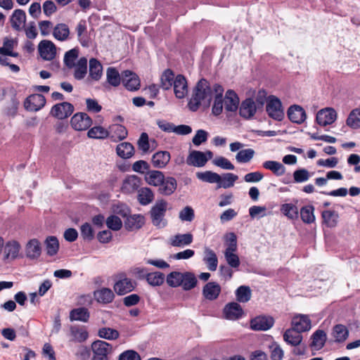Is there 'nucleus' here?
I'll return each mask as SVG.
<instances>
[{
  "label": "nucleus",
  "instance_id": "8",
  "mask_svg": "<svg viewBox=\"0 0 360 360\" xmlns=\"http://www.w3.org/2000/svg\"><path fill=\"white\" fill-rule=\"evenodd\" d=\"M337 118V112L332 108L320 110L316 115V122L321 126H327L333 124Z\"/></svg>",
  "mask_w": 360,
  "mask_h": 360
},
{
  "label": "nucleus",
  "instance_id": "37",
  "mask_svg": "<svg viewBox=\"0 0 360 360\" xmlns=\"http://www.w3.org/2000/svg\"><path fill=\"white\" fill-rule=\"evenodd\" d=\"M311 340L310 346L316 349H320L323 347L326 342V333L323 330H317L311 335Z\"/></svg>",
  "mask_w": 360,
  "mask_h": 360
},
{
  "label": "nucleus",
  "instance_id": "64",
  "mask_svg": "<svg viewBox=\"0 0 360 360\" xmlns=\"http://www.w3.org/2000/svg\"><path fill=\"white\" fill-rule=\"evenodd\" d=\"M310 177L309 172L306 169H299L293 172L294 181L296 183H302L309 180Z\"/></svg>",
  "mask_w": 360,
  "mask_h": 360
},
{
  "label": "nucleus",
  "instance_id": "10",
  "mask_svg": "<svg viewBox=\"0 0 360 360\" xmlns=\"http://www.w3.org/2000/svg\"><path fill=\"white\" fill-rule=\"evenodd\" d=\"M39 53L41 57L46 60H53L56 55V46L49 40H42L38 46Z\"/></svg>",
  "mask_w": 360,
  "mask_h": 360
},
{
  "label": "nucleus",
  "instance_id": "30",
  "mask_svg": "<svg viewBox=\"0 0 360 360\" xmlns=\"http://www.w3.org/2000/svg\"><path fill=\"white\" fill-rule=\"evenodd\" d=\"M141 183V180L139 177L131 175L124 180L122 189L126 193H133L140 187Z\"/></svg>",
  "mask_w": 360,
  "mask_h": 360
},
{
  "label": "nucleus",
  "instance_id": "16",
  "mask_svg": "<svg viewBox=\"0 0 360 360\" xmlns=\"http://www.w3.org/2000/svg\"><path fill=\"white\" fill-rule=\"evenodd\" d=\"M292 328L300 333L308 331L311 328V320L307 315L295 316L292 320Z\"/></svg>",
  "mask_w": 360,
  "mask_h": 360
},
{
  "label": "nucleus",
  "instance_id": "12",
  "mask_svg": "<svg viewBox=\"0 0 360 360\" xmlns=\"http://www.w3.org/2000/svg\"><path fill=\"white\" fill-rule=\"evenodd\" d=\"M122 82L125 88L129 91H136L140 87L139 77L130 70H124L122 72Z\"/></svg>",
  "mask_w": 360,
  "mask_h": 360
},
{
  "label": "nucleus",
  "instance_id": "55",
  "mask_svg": "<svg viewBox=\"0 0 360 360\" xmlns=\"http://www.w3.org/2000/svg\"><path fill=\"white\" fill-rule=\"evenodd\" d=\"M78 56L79 50L76 48L70 49V51H67L65 53L63 60L65 66L69 69L73 68L76 65L75 60L78 58Z\"/></svg>",
  "mask_w": 360,
  "mask_h": 360
},
{
  "label": "nucleus",
  "instance_id": "15",
  "mask_svg": "<svg viewBox=\"0 0 360 360\" xmlns=\"http://www.w3.org/2000/svg\"><path fill=\"white\" fill-rule=\"evenodd\" d=\"M221 291L219 284L216 282H208L202 288V295L210 301L215 300L218 298Z\"/></svg>",
  "mask_w": 360,
  "mask_h": 360
},
{
  "label": "nucleus",
  "instance_id": "11",
  "mask_svg": "<svg viewBox=\"0 0 360 360\" xmlns=\"http://www.w3.org/2000/svg\"><path fill=\"white\" fill-rule=\"evenodd\" d=\"M223 314L226 319L235 321L240 319L244 315V311L238 303L232 302L225 305Z\"/></svg>",
  "mask_w": 360,
  "mask_h": 360
},
{
  "label": "nucleus",
  "instance_id": "44",
  "mask_svg": "<svg viewBox=\"0 0 360 360\" xmlns=\"http://www.w3.org/2000/svg\"><path fill=\"white\" fill-rule=\"evenodd\" d=\"M74 68L75 78L78 80L83 79L87 72V59L85 57L80 58Z\"/></svg>",
  "mask_w": 360,
  "mask_h": 360
},
{
  "label": "nucleus",
  "instance_id": "7",
  "mask_svg": "<svg viewBox=\"0 0 360 360\" xmlns=\"http://www.w3.org/2000/svg\"><path fill=\"white\" fill-rule=\"evenodd\" d=\"M46 104L45 97L39 94L29 96L24 102V107L29 111H38Z\"/></svg>",
  "mask_w": 360,
  "mask_h": 360
},
{
  "label": "nucleus",
  "instance_id": "21",
  "mask_svg": "<svg viewBox=\"0 0 360 360\" xmlns=\"http://www.w3.org/2000/svg\"><path fill=\"white\" fill-rule=\"evenodd\" d=\"M163 181L159 185V193L162 195H171L176 189V180L172 176H167L164 179Z\"/></svg>",
  "mask_w": 360,
  "mask_h": 360
},
{
  "label": "nucleus",
  "instance_id": "41",
  "mask_svg": "<svg viewBox=\"0 0 360 360\" xmlns=\"http://www.w3.org/2000/svg\"><path fill=\"white\" fill-rule=\"evenodd\" d=\"M262 166L266 169L271 171L278 176L283 175L285 172V168L283 165L277 161L267 160L263 163Z\"/></svg>",
  "mask_w": 360,
  "mask_h": 360
},
{
  "label": "nucleus",
  "instance_id": "39",
  "mask_svg": "<svg viewBox=\"0 0 360 360\" xmlns=\"http://www.w3.org/2000/svg\"><path fill=\"white\" fill-rule=\"evenodd\" d=\"M106 80L110 85L117 87L122 82V75L115 68L109 67L106 70Z\"/></svg>",
  "mask_w": 360,
  "mask_h": 360
},
{
  "label": "nucleus",
  "instance_id": "22",
  "mask_svg": "<svg viewBox=\"0 0 360 360\" xmlns=\"http://www.w3.org/2000/svg\"><path fill=\"white\" fill-rule=\"evenodd\" d=\"M214 91L215 94V97L212 106V112L215 115H219L221 113L223 110L224 100L222 98V94L224 92V89L221 85L215 84L214 85Z\"/></svg>",
  "mask_w": 360,
  "mask_h": 360
},
{
  "label": "nucleus",
  "instance_id": "35",
  "mask_svg": "<svg viewBox=\"0 0 360 360\" xmlns=\"http://www.w3.org/2000/svg\"><path fill=\"white\" fill-rule=\"evenodd\" d=\"M70 29L65 23H58L53 29V36L58 41H66L69 38Z\"/></svg>",
  "mask_w": 360,
  "mask_h": 360
},
{
  "label": "nucleus",
  "instance_id": "59",
  "mask_svg": "<svg viewBox=\"0 0 360 360\" xmlns=\"http://www.w3.org/2000/svg\"><path fill=\"white\" fill-rule=\"evenodd\" d=\"M98 335L101 338L109 340H116L119 338L120 333L119 332L113 328H101L98 331Z\"/></svg>",
  "mask_w": 360,
  "mask_h": 360
},
{
  "label": "nucleus",
  "instance_id": "43",
  "mask_svg": "<svg viewBox=\"0 0 360 360\" xmlns=\"http://www.w3.org/2000/svg\"><path fill=\"white\" fill-rule=\"evenodd\" d=\"M103 66L96 58L89 60V76L91 79L98 81L102 75Z\"/></svg>",
  "mask_w": 360,
  "mask_h": 360
},
{
  "label": "nucleus",
  "instance_id": "27",
  "mask_svg": "<svg viewBox=\"0 0 360 360\" xmlns=\"http://www.w3.org/2000/svg\"><path fill=\"white\" fill-rule=\"evenodd\" d=\"M170 153L168 151H158L152 157V164L155 168L165 167L170 160Z\"/></svg>",
  "mask_w": 360,
  "mask_h": 360
},
{
  "label": "nucleus",
  "instance_id": "58",
  "mask_svg": "<svg viewBox=\"0 0 360 360\" xmlns=\"http://www.w3.org/2000/svg\"><path fill=\"white\" fill-rule=\"evenodd\" d=\"M146 281L152 286H160L165 281V275L159 271L148 273L146 275Z\"/></svg>",
  "mask_w": 360,
  "mask_h": 360
},
{
  "label": "nucleus",
  "instance_id": "3",
  "mask_svg": "<svg viewBox=\"0 0 360 360\" xmlns=\"http://www.w3.org/2000/svg\"><path fill=\"white\" fill-rule=\"evenodd\" d=\"M91 350L93 353L91 360H109L113 348L110 343L98 340L92 342Z\"/></svg>",
  "mask_w": 360,
  "mask_h": 360
},
{
  "label": "nucleus",
  "instance_id": "52",
  "mask_svg": "<svg viewBox=\"0 0 360 360\" xmlns=\"http://www.w3.org/2000/svg\"><path fill=\"white\" fill-rule=\"evenodd\" d=\"M333 335L336 342H342L347 338L349 331L344 325L338 324L333 328Z\"/></svg>",
  "mask_w": 360,
  "mask_h": 360
},
{
  "label": "nucleus",
  "instance_id": "4",
  "mask_svg": "<svg viewBox=\"0 0 360 360\" xmlns=\"http://www.w3.org/2000/svg\"><path fill=\"white\" fill-rule=\"evenodd\" d=\"M116 281L113 286L115 292L118 295H124L134 290L136 282L127 278L124 273H120L115 276Z\"/></svg>",
  "mask_w": 360,
  "mask_h": 360
},
{
  "label": "nucleus",
  "instance_id": "18",
  "mask_svg": "<svg viewBox=\"0 0 360 360\" xmlns=\"http://www.w3.org/2000/svg\"><path fill=\"white\" fill-rule=\"evenodd\" d=\"M257 107L253 99L246 98L242 101L239 108V114L241 117L250 119L255 115Z\"/></svg>",
  "mask_w": 360,
  "mask_h": 360
},
{
  "label": "nucleus",
  "instance_id": "14",
  "mask_svg": "<svg viewBox=\"0 0 360 360\" xmlns=\"http://www.w3.org/2000/svg\"><path fill=\"white\" fill-rule=\"evenodd\" d=\"M174 92L177 98L181 99L186 96L188 92V83L183 75H177L173 83Z\"/></svg>",
  "mask_w": 360,
  "mask_h": 360
},
{
  "label": "nucleus",
  "instance_id": "2",
  "mask_svg": "<svg viewBox=\"0 0 360 360\" xmlns=\"http://www.w3.org/2000/svg\"><path fill=\"white\" fill-rule=\"evenodd\" d=\"M167 202L163 200H158L149 212L152 224L158 228H163L167 225L165 219Z\"/></svg>",
  "mask_w": 360,
  "mask_h": 360
},
{
  "label": "nucleus",
  "instance_id": "50",
  "mask_svg": "<svg viewBox=\"0 0 360 360\" xmlns=\"http://www.w3.org/2000/svg\"><path fill=\"white\" fill-rule=\"evenodd\" d=\"M346 124L352 129L360 128V108H355L350 112Z\"/></svg>",
  "mask_w": 360,
  "mask_h": 360
},
{
  "label": "nucleus",
  "instance_id": "45",
  "mask_svg": "<svg viewBox=\"0 0 360 360\" xmlns=\"http://www.w3.org/2000/svg\"><path fill=\"white\" fill-rule=\"evenodd\" d=\"M196 176L198 179L210 184L220 183L221 181V176L217 173L206 171L204 172H197Z\"/></svg>",
  "mask_w": 360,
  "mask_h": 360
},
{
  "label": "nucleus",
  "instance_id": "28",
  "mask_svg": "<svg viewBox=\"0 0 360 360\" xmlns=\"http://www.w3.org/2000/svg\"><path fill=\"white\" fill-rule=\"evenodd\" d=\"M283 340L289 345L297 347L300 345L302 340L301 333L292 328L287 329L283 334Z\"/></svg>",
  "mask_w": 360,
  "mask_h": 360
},
{
  "label": "nucleus",
  "instance_id": "61",
  "mask_svg": "<svg viewBox=\"0 0 360 360\" xmlns=\"http://www.w3.org/2000/svg\"><path fill=\"white\" fill-rule=\"evenodd\" d=\"M255 150L252 148L240 150L236 155V160L239 163L250 162L255 155Z\"/></svg>",
  "mask_w": 360,
  "mask_h": 360
},
{
  "label": "nucleus",
  "instance_id": "1",
  "mask_svg": "<svg viewBox=\"0 0 360 360\" xmlns=\"http://www.w3.org/2000/svg\"><path fill=\"white\" fill-rule=\"evenodd\" d=\"M214 87L205 79H201L196 84L188 107L192 111H196L201 104L210 105L212 99Z\"/></svg>",
  "mask_w": 360,
  "mask_h": 360
},
{
  "label": "nucleus",
  "instance_id": "19",
  "mask_svg": "<svg viewBox=\"0 0 360 360\" xmlns=\"http://www.w3.org/2000/svg\"><path fill=\"white\" fill-rule=\"evenodd\" d=\"M207 161L206 155L199 150H192L186 159L187 165L198 167H203Z\"/></svg>",
  "mask_w": 360,
  "mask_h": 360
},
{
  "label": "nucleus",
  "instance_id": "24",
  "mask_svg": "<svg viewBox=\"0 0 360 360\" xmlns=\"http://www.w3.org/2000/svg\"><path fill=\"white\" fill-rule=\"evenodd\" d=\"M224 108L226 111H236L239 105V98L233 90H228L226 93L224 99Z\"/></svg>",
  "mask_w": 360,
  "mask_h": 360
},
{
  "label": "nucleus",
  "instance_id": "26",
  "mask_svg": "<svg viewBox=\"0 0 360 360\" xmlns=\"http://www.w3.org/2000/svg\"><path fill=\"white\" fill-rule=\"evenodd\" d=\"M41 252V245L37 239L30 240L25 247L26 256L30 259L38 258Z\"/></svg>",
  "mask_w": 360,
  "mask_h": 360
},
{
  "label": "nucleus",
  "instance_id": "32",
  "mask_svg": "<svg viewBox=\"0 0 360 360\" xmlns=\"http://www.w3.org/2000/svg\"><path fill=\"white\" fill-rule=\"evenodd\" d=\"M144 223V217L142 215L134 214L127 219L124 226L128 231L138 230L143 226Z\"/></svg>",
  "mask_w": 360,
  "mask_h": 360
},
{
  "label": "nucleus",
  "instance_id": "57",
  "mask_svg": "<svg viewBox=\"0 0 360 360\" xmlns=\"http://www.w3.org/2000/svg\"><path fill=\"white\" fill-rule=\"evenodd\" d=\"M47 254L50 256L55 255L59 249V242L56 237L49 236L45 240Z\"/></svg>",
  "mask_w": 360,
  "mask_h": 360
},
{
  "label": "nucleus",
  "instance_id": "36",
  "mask_svg": "<svg viewBox=\"0 0 360 360\" xmlns=\"http://www.w3.org/2000/svg\"><path fill=\"white\" fill-rule=\"evenodd\" d=\"M116 152L119 157L123 159H128L134 155V148L129 142H122L117 146Z\"/></svg>",
  "mask_w": 360,
  "mask_h": 360
},
{
  "label": "nucleus",
  "instance_id": "46",
  "mask_svg": "<svg viewBox=\"0 0 360 360\" xmlns=\"http://www.w3.org/2000/svg\"><path fill=\"white\" fill-rule=\"evenodd\" d=\"M184 272L174 271L167 274L166 282L171 288L181 287Z\"/></svg>",
  "mask_w": 360,
  "mask_h": 360
},
{
  "label": "nucleus",
  "instance_id": "17",
  "mask_svg": "<svg viewBox=\"0 0 360 360\" xmlns=\"http://www.w3.org/2000/svg\"><path fill=\"white\" fill-rule=\"evenodd\" d=\"M288 117L291 122L296 124H302L305 121L307 115L303 108L294 105L288 108Z\"/></svg>",
  "mask_w": 360,
  "mask_h": 360
},
{
  "label": "nucleus",
  "instance_id": "62",
  "mask_svg": "<svg viewBox=\"0 0 360 360\" xmlns=\"http://www.w3.org/2000/svg\"><path fill=\"white\" fill-rule=\"evenodd\" d=\"M238 176L233 173H226L221 178V181L219 183V188H229L233 187Z\"/></svg>",
  "mask_w": 360,
  "mask_h": 360
},
{
  "label": "nucleus",
  "instance_id": "31",
  "mask_svg": "<svg viewBox=\"0 0 360 360\" xmlns=\"http://www.w3.org/2000/svg\"><path fill=\"white\" fill-rule=\"evenodd\" d=\"M25 22V12L21 9L15 10L11 18L12 27L16 31H20L21 30V26H24Z\"/></svg>",
  "mask_w": 360,
  "mask_h": 360
},
{
  "label": "nucleus",
  "instance_id": "6",
  "mask_svg": "<svg viewBox=\"0 0 360 360\" xmlns=\"http://www.w3.org/2000/svg\"><path fill=\"white\" fill-rule=\"evenodd\" d=\"M70 124L75 130L83 131L92 124V120L85 112H77L71 118Z\"/></svg>",
  "mask_w": 360,
  "mask_h": 360
},
{
  "label": "nucleus",
  "instance_id": "63",
  "mask_svg": "<svg viewBox=\"0 0 360 360\" xmlns=\"http://www.w3.org/2000/svg\"><path fill=\"white\" fill-rule=\"evenodd\" d=\"M107 226L112 231H118L122 228V222L116 215H110L106 219Z\"/></svg>",
  "mask_w": 360,
  "mask_h": 360
},
{
  "label": "nucleus",
  "instance_id": "54",
  "mask_svg": "<svg viewBox=\"0 0 360 360\" xmlns=\"http://www.w3.org/2000/svg\"><path fill=\"white\" fill-rule=\"evenodd\" d=\"M281 212L290 219H297L299 216L298 208L292 203H285L281 207Z\"/></svg>",
  "mask_w": 360,
  "mask_h": 360
},
{
  "label": "nucleus",
  "instance_id": "60",
  "mask_svg": "<svg viewBox=\"0 0 360 360\" xmlns=\"http://www.w3.org/2000/svg\"><path fill=\"white\" fill-rule=\"evenodd\" d=\"M236 250H225L224 257L227 264L233 269H237L240 266V262L238 256L235 253Z\"/></svg>",
  "mask_w": 360,
  "mask_h": 360
},
{
  "label": "nucleus",
  "instance_id": "9",
  "mask_svg": "<svg viewBox=\"0 0 360 360\" xmlns=\"http://www.w3.org/2000/svg\"><path fill=\"white\" fill-rule=\"evenodd\" d=\"M74 111V106L68 102H63L53 105L51 114L53 117L63 120L68 117Z\"/></svg>",
  "mask_w": 360,
  "mask_h": 360
},
{
  "label": "nucleus",
  "instance_id": "38",
  "mask_svg": "<svg viewBox=\"0 0 360 360\" xmlns=\"http://www.w3.org/2000/svg\"><path fill=\"white\" fill-rule=\"evenodd\" d=\"M174 72L171 69L165 70L160 77V86L164 90H169L172 88L175 79Z\"/></svg>",
  "mask_w": 360,
  "mask_h": 360
},
{
  "label": "nucleus",
  "instance_id": "56",
  "mask_svg": "<svg viewBox=\"0 0 360 360\" xmlns=\"http://www.w3.org/2000/svg\"><path fill=\"white\" fill-rule=\"evenodd\" d=\"M338 214L335 211L325 210L322 212L323 222L328 227H335L338 224Z\"/></svg>",
  "mask_w": 360,
  "mask_h": 360
},
{
  "label": "nucleus",
  "instance_id": "23",
  "mask_svg": "<svg viewBox=\"0 0 360 360\" xmlns=\"http://www.w3.org/2000/svg\"><path fill=\"white\" fill-rule=\"evenodd\" d=\"M21 246L16 240L8 241L4 246V259H15L19 255Z\"/></svg>",
  "mask_w": 360,
  "mask_h": 360
},
{
  "label": "nucleus",
  "instance_id": "33",
  "mask_svg": "<svg viewBox=\"0 0 360 360\" xmlns=\"http://www.w3.org/2000/svg\"><path fill=\"white\" fill-rule=\"evenodd\" d=\"M94 297L98 302L108 304L113 300L115 295L110 288H103L94 292Z\"/></svg>",
  "mask_w": 360,
  "mask_h": 360
},
{
  "label": "nucleus",
  "instance_id": "48",
  "mask_svg": "<svg viewBox=\"0 0 360 360\" xmlns=\"http://www.w3.org/2000/svg\"><path fill=\"white\" fill-rule=\"evenodd\" d=\"M70 340L77 342H83L89 337L88 332L86 330L75 326L70 328Z\"/></svg>",
  "mask_w": 360,
  "mask_h": 360
},
{
  "label": "nucleus",
  "instance_id": "47",
  "mask_svg": "<svg viewBox=\"0 0 360 360\" xmlns=\"http://www.w3.org/2000/svg\"><path fill=\"white\" fill-rule=\"evenodd\" d=\"M153 199L154 194L150 188L145 187L139 190L138 200L141 205H148Z\"/></svg>",
  "mask_w": 360,
  "mask_h": 360
},
{
  "label": "nucleus",
  "instance_id": "40",
  "mask_svg": "<svg viewBox=\"0 0 360 360\" xmlns=\"http://www.w3.org/2000/svg\"><path fill=\"white\" fill-rule=\"evenodd\" d=\"M165 178L163 173L157 170L148 172L145 176L146 182L153 186H159L161 183L164 182Z\"/></svg>",
  "mask_w": 360,
  "mask_h": 360
},
{
  "label": "nucleus",
  "instance_id": "53",
  "mask_svg": "<svg viewBox=\"0 0 360 360\" xmlns=\"http://www.w3.org/2000/svg\"><path fill=\"white\" fill-rule=\"evenodd\" d=\"M87 136L91 139H103L109 136V132L103 127L96 126L89 130Z\"/></svg>",
  "mask_w": 360,
  "mask_h": 360
},
{
  "label": "nucleus",
  "instance_id": "5",
  "mask_svg": "<svg viewBox=\"0 0 360 360\" xmlns=\"http://www.w3.org/2000/svg\"><path fill=\"white\" fill-rule=\"evenodd\" d=\"M266 110L270 117L281 121L284 117V112L282 104L275 96H269L266 101Z\"/></svg>",
  "mask_w": 360,
  "mask_h": 360
},
{
  "label": "nucleus",
  "instance_id": "49",
  "mask_svg": "<svg viewBox=\"0 0 360 360\" xmlns=\"http://www.w3.org/2000/svg\"><path fill=\"white\" fill-rule=\"evenodd\" d=\"M252 293L249 286L241 285L236 290V300L239 302H248L251 299Z\"/></svg>",
  "mask_w": 360,
  "mask_h": 360
},
{
  "label": "nucleus",
  "instance_id": "25",
  "mask_svg": "<svg viewBox=\"0 0 360 360\" xmlns=\"http://www.w3.org/2000/svg\"><path fill=\"white\" fill-rule=\"evenodd\" d=\"M193 240V235L190 233H179L170 238L169 244L173 247H184L192 243Z\"/></svg>",
  "mask_w": 360,
  "mask_h": 360
},
{
  "label": "nucleus",
  "instance_id": "51",
  "mask_svg": "<svg viewBox=\"0 0 360 360\" xmlns=\"http://www.w3.org/2000/svg\"><path fill=\"white\" fill-rule=\"evenodd\" d=\"M314 207L312 205L304 206L300 210V217L303 222L306 224H311L315 221L314 214Z\"/></svg>",
  "mask_w": 360,
  "mask_h": 360
},
{
  "label": "nucleus",
  "instance_id": "20",
  "mask_svg": "<svg viewBox=\"0 0 360 360\" xmlns=\"http://www.w3.org/2000/svg\"><path fill=\"white\" fill-rule=\"evenodd\" d=\"M108 132L110 138L115 142L124 140L128 135L126 127L119 124H114L110 126Z\"/></svg>",
  "mask_w": 360,
  "mask_h": 360
},
{
  "label": "nucleus",
  "instance_id": "13",
  "mask_svg": "<svg viewBox=\"0 0 360 360\" xmlns=\"http://www.w3.org/2000/svg\"><path fill=\"white\" fill-rule=\"evenodd\" d=\"M274 323V319L271 316H259L250 321V328L254 330H267Z\"/></svg>",
  "mask_w": 360,
  "mask_h": 360
},
{
  "label": "nucleus",
  "instance_id": "29",
  "mask_svg": "<svg viewBox=\"0 0 360 360\" xmlns=\"http://www.w3.org/2000/svg\"><path fill=\"white\" fill-rule=\"evenodd\" d=\"M204 255L203 261L207 264V269L212 271H215L218 265V259L214 251L205 247Z\"/></svg>",
  "mask_w": 360,
  "mask_h": 360
},
{
  "label": "nucleus",
  "instance_id": "42",
  "mask_svg": "<svg viewBox=\"0 0 360 360\" xmlns=\"http://www.w3.org/2000/svg\"><path fill=\"white\" fill-rule=\"evenodd\" d=\"M89 319V310L85 307H79L71 310L70 313V319L73 321H79L87 322Z\"/></svg>",
  "mask_w": 360,
  "mask_h": 360
},
{
  "label": "nucleus",
  "instance_id": "34",
  "mask_svg": "<svg viewBox=\"0 0 360 360\" xmlns=\"http://www.w3.org/2000/svg\"><path fill=\"white\" fill-rule=\"evenodd\" d=\"M198 279L195 275L191 271L184 272L181 287L185 291H188L196 287Z\"/></svg>",
  "mask_w": 360,
  "mask_h": 360
}]
</instances>
